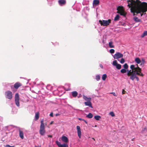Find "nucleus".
<instances>
[{
  "label": "nucleus",
  "mask_w": 147,
  "mask_h": 147,
  "mask_svg": "<svg viewBox=\"0 0 147 147\" xmlns=\"http://www.w3.org/2000/svg\"><path fill=\"white\" fill-rule=\"evenodd\" d=\"M113 42L112 41H111L109 42V46L110 48H112L114 47V46L113 45Z\"/></svg>",
  "instance_id": "24"
},
{
  "label": "nucleus",
  "mask_w": 147,
  "mask_h": 147,
  "mask_svg": "<svg viewBox=\"0 0 147 147\" xmlns=\"http://www.w3.org/2000/svg\"><path fill=\"white\" fill-rule=\"evenodd\" d=\"M94 118L96 120H99L101 118V117L99 115H95L94 117Z\"/></svg>",
  "instance_id": "25"
},
{
  "label": "nucleus",
  "mask_w": 147,
  "mask_h": 147,
  "mask_svg": "<svg viewBox=\"0 0 147 147\" xmlns=\"http://www.w3.org/2000/svg\"><path fill=\"white\" fill-rule=\"evenodd\" d=\"M48 137H50V138H52V136L51 135H48Z\"/></svg>",
  "instance_id": "44"
},
{
  "label": "nucleus",
  "mask_w": 147,
  "mask_h": 147,
  "mask_svg": "<svg viewBox=\"0 0 147 147\" xmlns=\"http://www.w3.org/2000/svg\"><path fill=\"white\" fill-rule=\"evenodd\" d=\"M83 121H84L86 123H87V122L86 120H83Z\"/></svg>",
  "instance_id": "48"
},
{
  "label": "nucleus",
  "mask_w": 147,
  "mask_h": 147,
  "mask_svg": "<svg viewBox=\"0 0 147 147\" xmlns=\"http://www.w3.org/2000/svg\"><path fill=\"white\" fill-rule=\"evenodd\" d=\"M39 117V113L38 112L36 113H35V119L36 120H38Z\"/></svg>",
  "instance_id": "26"
},
{
  "label": "nucleus",
  "mask_w": 147,
  "mask_h": 147,
  "mask_svg": "<svg viewBox=\"0 0 147 147\" xmlns=\"http://www.w3.org/2000/svg\"><path fill=\"white\" fill-rule=\"evenodd\" d=\"M59 115H60V114H59V113H57V114H55V116H58Z\"/></svg>",
  "instance_id": "43"
},
{
  "label": "nucleus",
  "mask_w": 147,
  "mask_h": 147,
  "mask_svg": "<svg viewBox=\"0 0 147 147\" xmlns=\"http://www.w3.org/2000/svg\"><path fill=\"white\" fill-rule=\"evenodd\" d=\"M100 76L99 75H97L96 76V79L97 81H99L100 79Z\"/></svg>",
  "instance_id": "32"
},
{
  "label": "nucleus",
  "mask_w": 147,
  "mask_h": 147,
  "mask_svg": "<svg viewBox=\"0 0 147 147\" xmlns=\"http://www.w3.org/2000/svg\"><path fill=\"white\" fill-rule=\"evenodd\" d=\"M5 147H15L14 146H11L7 144L6 145L4 146Z\"/></svg>",
  "instance_id": "38"
},
{
  "label": "nucleus",
  "mask_w": 147,
  "mask_h": 147,
  "mask_svg": "<svg viewBox=\"0 0 147 147\" xmlns=\"http://www.w3.org/2000/svg\"><path fill=\"white\" fill-rule=\"evenodd\" d=\"M142 15H143V14H142L141 13V16H142Z\"/></svg>",
  "instance_id": "50"
},
{
  "label": "nucleus",
  "mask_w": 147,
  "mask_h": 147,
  "mask_svg": "<svg viewBox=\"0 0 147 147\" xmlns=\"http://www.w3.org/2000/svg\"><path fill=\"white\" fill-rule=\"evenodd\" d=\"M72 95L74 97H76L78 95V93L76 91H74L71 92Z\"/></svg>",
  "instance_id": "22"
},
{
  "label": "nucleus",
  "mask_w": 147,
  "mask_h": 147,
  "mask_svg": "<svg viewBox=\"0 0 147 147\" xmlns=\"http://www.w3.org/2000/svg\"><path fill=\"white\" fill-rule=\"evenodd\" d=\"M53 121H51V122L50 123V124H53Z\"/></svg>",
  "instance_id": "46"
},
{
  "label": "nucleus",
  "mask_w": 147,
  "mask_h": 147,
  "mask_svg": "<svg viewBox=\"0 0 147 147\" xmlns=\"http://www.w3.org/2000/svg\"><path fill=\"white\" fill-rule=\"evenodd\" d=\"M112 64L113 65L115 66L116 68L118 69H120L121 68V65L120 64H118L116 60H115L113 62Z\"/></svg>",
  "instance_id": "10"
},
{
  "label": "nucleus",
  "mask_w": 147,
  "mask_h": 147,
  "mask_svg": "<svg viewBox=\"0 0 147 147\" xmlns=\"http://www.w3.org/2000/svg\"><path fill=\"white\" fill-rule=\"evenodd\" d=\"M50 116L51 117H53V113L52 112L50 114Z\"/></svg>",
  "instance_id": "40"
},
{
  "label": "nucleus",
  "mask_w": 147,
  "mask_h": 147,
  "mask_svg": "<svg viewBox=\"0 0 147 147\" xmlns=\"http://www.w3.org/2000/svg\"><path fill=\"white\" fill-rule=\"evenodd\" d=\"M86 117L89 118H91L93 117V115L92 113H89L86 116Z\"/></svg>",
  "instance_id": "27"
},
{
  "label": "nucleus",
  "mask_w": 147,
  "mask_h": 147,
  "mask_svg": "<svg viewBox=\"0 0 147 147\" xmlns=\"http://www.w3.org/2000/svg\"><path fill=\"white\" fill-rule=\"evenodd\" d=\"M109 114L112 117H114L115 116V115L113 112H110L109 113Z\"/></svg>",
  "instance_id": "37"
},
{
  "label": "nucleus",
  "mask_w": 147,
  "mask_h": 147,
  "mask_svg": "<svg viewBox=\"0 0 147 147\" xmlns=\"http://www.w3.org/2000/svg\"><path fill=\"white\" fill-rule=\"evenodd\" d=\"M147 36V31H145L143 34L141 35V37L143 38L145 36Z\"/></svg>",
  "instance_id": "29"
},
{
  "label": "nucleus",
  "mask_w": 147,
  "mask_h": 147,
  "mask_svg": "<svg viewBox=\"0 0 147 147\" xmlns=\"http://www.w3.org/2000/svg\"><path fill=\"white\" fill-rule=\"evenodd\" d=\"M138 70L137 71L136 73H134V74L131 75L130 77V78L132 80H134L136 78L137 81H139V78L136 76L137 75L142 76H143V74L141 72V69L140 68H138Z\"/></svg>",
  "instance_id": "3"
},
{
  "label": "nucleus",
  "mask_w": 147,
  "mask_h": 147,
  "mask_svg": "<svg viewBox=\"0 0 147 147\" xmlns=\"http://www.w3.org/2000/svg\"><path fill=\"white\" fill-rule=\"evenodd\" d=\"M5 95L6 98L11 99L13 97L12 92L10 91H7L5 92Z\"/></svg>",
  "instance_id": "6"
},
{
  "label": "nucleus",
  "mask_w": 147,
  "mask_h": 147,
  "mask_svg": "<svg viewBox=\"0 0 147 147\" xmlns=\"http://www.w3.org/2000/svg\"><path fill=\"white\" fill-rule=\"evenodd\" d=\"M119 15H117L114 18V20L115 21H116L119 20Z\"/></svg>",
  "instance_id": "31"
},
{
  "label": "nucleus",
  "mask_w": 147,
  "mask_h": 147,
  "mask_svg": "<svg viewBox=\"0 0 147 147\" xmlns=\"http://www.w3.org/2000/svg\"><path fill=\"white\" fill-rule=\"evenodd\" d=\"M99 3V1L98 0H94L93 2V4L95 5H98Z\"/></svg>",
  "instance_id": "28"
},
{
  "label": "nucleus",
  "mask_w": 147,
  "mask_h": 147,
  "mask_svg": "<svg viewBox=\"0 0 147 147\" xmlns=\"http://www.w3.org/2000/svg\"><path fill=\"white\" fill-rule=\"evenodd\" d=\"M128 6L129 7V8H130V5L129 4H128Z\"/></svg>",
  "instance_id": "49"
},
{
  "label": "nucleus",
  "mask_w": 147,
  "mask_h": 147,
  "mask_svg": "<svg viewBox=\"0 0 147 147\" xmlns=\"http://www.w3.org/2000/svg\"><path fill=\"white\" fill-rule=\"evenodd\" d=\"M49 5L51 6L54 3V0H47Z\"/></svg>",
  "instance_id": "18"
},
{
  "label": "nucleus",
  "mask_w": 147,
  "mask_h": 147,
  "mask_svg": "<svg viewBox=\"0 0 147 147\" xmlns=\"http://www.w3.org/2000/svg\"><path fill=\"white\" fill-rule=\"evenodd\" d=\"M141 132L142 134H144L147 133V127H145L142 128Z\"/></svg>",
  "instance_id": "20"
},
{
  "label": "nucleus",
  "mask_w": 147,
  "mask_h": 147,
  "mask_svg": "<svg viewBox=\"0 0 147 147\" xmlns=\"http://www.w3.org/2000/svg\"><path fill=\"white\" fill-rule=\"evenodd\" d=\"M78 119L79 120H80V121H81V120H82V121L84 120V119H82L81 118H78Z\"/></svg>",
  "instance_id": "42"
},
{
  "label": "nucleus",
  "mask_w": 147,
  "mask_h": 147,
  "mask_svg": "<svg viewBox=\"0 0 147 147\" xmlns=\"http://www.w3.org/2000/svg\"><path fill=\"white\" fill-rule=\"evenodd\" d=\"M111 19H109L108 20H100L99 22L101 26H104L109 25L111 23Z\"/></svg>",
  "instance_id": "5"
},
{
  "label": "nucleus",
  "mask_w": 147,
  "mask_h": 147,
  "mask_svg": "<svg viewBox=\"0 0 147 147\" xmlns=\"http://www.w3.org/2000/svg\"><path fill=\"white\" fill-rule=\"evenodd\" d=\"M135 61L136 63L138 64H140L141 62L140 59L138 57L136 58L135 59Z\"/></svg>",
  "instance_id": "21"
},
{
  "label": "nucleus",
  "mask_w": 147,
  "mask_h": 147,
  "mask_svg": "<svg viewBox=\"0 0 147 147\" xmlns=\"http://www.w3.org/2000/svg\"><path fill=\"white\" fill-rule=\"evenodd\" d=\"M111 94H113L115 96H117V95L115 94V93L114 92H112L111 93Z\"/></svg>",
  "instance_id": "39"
},
{
  "label": "nucleus",
  "mask_w": 147,
  "mask_h": 147,
  "mask_svg": "<svg viewBox=\"0 0 147 147\" xmlns=\"http://www.w3.org/2000/svg\"><path fill=\"white\" fill-rule=\"evenodd\" d=\"M117 13L120 14L121 15L123 16H125L126 14L125 12L122 10L117 12Z\"/></svg>",
  "instance_id": "19"
},
{
  "label": "nucleus",
  "mask_w": 147,
  "mask_h": 147,
  "mask_svg": "<svg viewBox=\"0 0 147 147\" xmlns=\"http://www.w3.org/2000/svg\"><path fill=\"white\" fill-rule=\"evenodd\" d=\"M19 100L20 98L19 95L18 93H16L15 95V102L16 105L18 107H19L20 105Z\"/></svg>",
  "instance_id": "7"
},
{
  "label": "nucleus",
  "mask_w": 147,
  "mask_h": 147,
  "mask_svg": "<svg viewBox=\"0 0 147 147\" xmlns=\"http://www.w3.org/2000/svg\"><path fill=\"white\" fill-rule=\"evenodd\" d=\"M100 67L102 68H103V66L102 65H100Z\"/></svg>",
  "instance_id": "45"
},
{
  "label": "nucleus",
  "mask_w": 147,
  "mask_h": 147,
  "mask_svg": "<svg viewBox=\"0 0 147 147\" xmlns=\"http://www.w3.org/2000/svg\"><path fill=\"white\" fill-rule=\"evenodd\" d=\"M84 103L86 106H88L92 108L91 101L85 102H84Z\"/></svg>",
  "instance_id": "14"
},
{
  "label": "nucleus",
  "mask_w": 147,
  "mask_h": 147,
  "mask_svg": "<svg viewBox=\"0 0 147 147\" xmlns=\"http://www.w3.org/2000/svg\"><path fill=\"white\" fill-rule=\"evenodd\" d=\"M115 52V50L114 49H111L110 50V52L111 53L113 54Z\"/></svg>",
  "instance_id": "36"
},
{
  "label": "nucleus",
  "mask_w": 147,
  "mask_h": 147,
  "mask_svg": "<svg viewBox=\"0 0 147 147\" xmlns=\"http://www.w3.org/2000/svg\"><path fill=\"white\" fill-rule=\"evenodd\" d=\"M83 98L86 101H91V98L90 97H87L86 96H85L84 95H83Z\"/></svg>",
  "instance_id": "16"
},
{
  "label": "nucleus",
  "mask_w": 147,
  "mask_h": 147,
  "mask_svg": "<svg viewBox=\"0 0 147 147\" xmlns=\"http://www.w3.org/2000/svg\"><path fill=\"white\" fill-rule=\"evenodd\" d=\"M107 77V75L106 74H103L102 76V80L104 81L105 80Z\"/></svg>",
  "instance_id": "30"
},
{
  "label": "nucleus",
  "mask_w": 147,
  "mask_h": 147,
  "mask_svg": "<svg viewBox=\"0 0 147 147\" xmlns=\"http://www.w3.org/2000/svg\"><path fill=\"white\" fill-rule=\"evenodd\" d=\"M130 10L131 12L133 13H138L141 12H145L147 11V3L143 2L139 5L136 9L133 10L131 8Z\"/></svg>",
  "instance_id": "1"
},
{
  "label": "nucleus",
  "mask_w": 147,
  "mask_h": 147,
  "mask_svg": "<svg viewBox=\"0 0 147 147\" xmlns=\"http://www.w3.org/2000/svg\"><path fill=\"white\" fill-rule=\"evenodd\" d=\"M123 56V54L117 52L113 56V57L114 59H118L122 58Z\"/></svg>",
  "instance_id": "8"
},
{
  "label": "nucleus",
  "mask_w": 147,
  "mask_h": 147,
  "mask_svg": "<svg viewBox=\"0 0 147 147\" xmlns=\"http://www.w3.org/2000/svg\"><path fill=\"white\" fill-rule=\"evenodd\" d=\"M102 42H103V43H104V40H102Z\"/></svg>",
  "instance_id": "51"
},
{
  "label": "nucleus",
  "mask_w": 147,
  "mask_h": 147,
  "mask_svg": "<svg viewBox=\"0 0 147 147\" xmlns=\"http://www.w3.org/2000/svg\"><path fill=\"white\" fill-rule=\"evenodd\" d=\"M43 120L40 121L41 124L39 130V133L42 136H44L46 130L45 129V124L43 123Z\"/></svg>",
  "instance_id": "4"
},
{
  "label": "nucleus",
  "mask_w": 147,
  "mask_h": 147,
  "mask_svg": "<svg viewBox=\"0 0 147 147\" xmlns=\"http://www.w3.org/2000/svg\"><path fill=\"white\" fill-rule=\"evenodd\" d=\"M125 61L124 59L123 58H122L121 59V60L120 61V62L121 63L123 64L125 62Z\"/></svg>",
  "instance_id": "35"
},
{
  "label": "nucleus",
  "mask_w": 147,
  "mask_h": 147,
  "mask_svg": "<svg viewBox=\"0 0 147 147\" xmlns=\"http://www.w3.org/2000/svg\"><path fill=\"white\" fill-rule=\"evenodd\" d=\"M120 71L122 73H125L127 71L125 69H123L121 70Z\"/></svg>",
  "instance_id": "33"
},
{
  "label": "nucleus",
  "mask_w": 147,
  "mask_h": 147,
  "mask_svg": "<svg viewBox=\"0 0 147 147\" xmlns=\"http://www.w3.org/2000/svg\"><path fill=\"white\" fill-rule=\"evenodd\" d=\"M133 19L136 22H139L141 21V20L139 19L137 17H134Z\"/></svg>",
  "instance_id": "23"
},
{
  "label": "nucleus",
  "mask_w": 147,
  "mask_h": 147,
  "mask_svg": "<svg viewBox=\"0 0 147 147\" xmlns=\"http://www.w3.org/2000/svg\"><path fill=\"white\" fill-rule=\"evenodd\" d=\"M130 68L131 70H127V75L130 77L134 74V73H136L138 70V68H140L137 64L136 65H131L130 66Z\"/></svg>",
  "instance_id": "2"
},
{
  "label": "nucleus",
  "mask_w": 147,
  "mask_h": 147,
  "mask_svg": "<svg viewBox=\"0 0 147 147\" xmlns=\"http://www.w3.org/2000/svg\"><path fill=\"white\" fill-rule=\"evenodd\" d=\"M92 139H94V138H92Z\"/></svg>",
  "instance_id": "52"
},
{
  "label": "nucleus",
  "mask_w": 147,
  "mask_h": 147,
  "mask_svg": "<svg viewBox=\"0 0 147 147\" xmlns=\"http://www.w3.org/2000/svg\"><path fill=\"white\" fill-rule=\"evenodd\" d=\"M12 86H11V88H12Z\"/></svg>",
  "instance_id": "53"
},
{
  "label": "nucleus",
  "mask_w": 147,
  "mask_h": 147,
  "mask_svg": "<svg viewBox=\"0 0 147 147\" xmlns=\"http://www.w3.org/2000/svg\"><path fill=\"white\" fill-rule=\"evenodd\" d=\"M58 2L60 5L62 6L65 4L66 2L65 0H59Z\"/></svg>",
  "instance_id": "17"
},
{
  "label": "nucleus",
  "mask_w": 147,
  "mask_h": 147,
  "mask_svg": "<svg viewBox=\"0 0 147 147\" xmlns=\"http://www.w3.org/2000/svg\"><path fill=\"white\" fill-rule=\"evenodd\" d=\"M125 92H126V91H125L123 89L122 90V94H125Z\"/></svg>",
  "instance_id": "41"
},
{
  "label": "nucleus",
  "mask_w": 147,
  "mask_h": 147,
  "mask_svg": "<svg viewBox=\"0 0 147 147\" xmlns=\"http://www.w3.org/2000/svg\"><path fill=\"white\" fill-rule=\"evenodd\" d=\"M21 84L19 82H18L16 83L14 86V87L16 89H18L19 87L21 86Z\"/></svg>",
  "instance_id": "15"
},
{
  "label": "nucleus",
  "mask_w": 147,
  "mask_h": 147,
  "mask_svg": "<svg viewBox=\"0 0 147 147\" xmlns=\"http://www.w3.org/2000/svg\"><path fill=\"white\" fill-rule=\"evenodd\" d=\"M35 147H40V146H35Z\"/></svg>",
  "instance_id": "47"
},
{
  "label": "nucleus",
  "mask_w": 147,
  "mask_h": 147,
  "mask_svg": "<svg viewBox=\"0 0 147 147\" xmlns=\"http://www.w3.org/2000/svg\"><path fill=\"white\" fill-rule=\"evenodd\" d=\"M128 66L127 63L125 64L124 65H123V67L125 69H127L128 68Z\"/></svg>",
  "instance_id": "34"
},
{
  "label": "nucleus",
  "mask_w": 147,
  "mask_h": 147,
  "mask_svg": "<svg viewBox=\"0 0 147 147\" xmlns=\"http://www.w3.org/2000/svg\"><path fill=\"white\" fill-rule=\"evenodd\" d=\"M18 129L19 132V136L21 139H23L24 136L23 129L19 127H18Z\"/></svg>",
  "instance_id": "11"
},
{
  "label": "nucleus",
  "mask_w": 147,
  "mask_h": 147,
  "mask_svg": "<svg viewBox=\"0 0 147 147\" xmlns=\"http://www.w3.org/2000/svg\"><path fill=\"white\" fill-rule=\"evenodd\" d=\"M55 143L59 147H68V145L65 143L61 144L60 142L58 141H56Z\"/></svg>",
  "instance_id": "9"
},
{
  "label": "nucleus",
  "mask_w": 147,
  "mask_h": 147,
  "mask_svg": "<svg viewBox=\"0 0 147 147\" xmlns=\"http://www.w3.org/2000/svg\"><path fill=\"white\" fill-rule=\"evenodd\" d=\"M76 128L78 136L80 138H81V132L80 127L78 125L76 127Z\"/></svg>",
  "instance_id": "12"
},
{
  "label": "nucleus",
  "mask_w": 147,
  "mask_h": 147,
  "mask_svg": "<svg viewBox=\"0 0 147 147\" xmlns=\"http://www.w3.org/2000/svg\"><path fill=\"white\" fill-rule=\"evenodd\" d=\"M61 140L65 143L68 142V139L67 138L66 136H62Z\"/></svg>",
  "instance_id": "13"
}]
</instances>
